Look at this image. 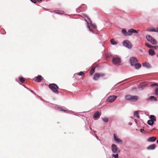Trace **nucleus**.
<instances>
[{"label": "nucleus", "instance_id": "f257e3e1", "mask_svg": "<svg viewBox=\"0 0 158 158\" xmlns=\"http://www.w3.org/2000/svg\"><path fill=\"white\" fill-rule=\"evenodd\" d=\"M85 21L86 22L87 24V27L88 28L89 31L92 32V33H94V31L91 28H93L94 29H96L97 28V27L95 24H93L92 23V21H90V23H89V22L86 20H85Z\"/></svg>", "mask_w": 158, "mask_h": 158}, {"label": "nucleus", "instance_id": "f03ea898", "mask_svg": "<svg viewBox=\"0 0 158 158\" xmlns=\"http://www.w3.org/2000/svg\"><path fill=\"white\" fill-rule=\"evenodd\" d=\"M125 98L127 100L133 102H136L139 99V97L138 96L136 95L131 96L130 95H126Z\"/></svg>", "mask_w": 158, "mask_h": 158}, {"label": "nucleus", "instance_id": "7ed1b4c3", "mask_svg": "<svg viewBox=\"0 0 158 158\" xmlns=\"http://www.w3.org/2000/svg\"><path fill=\"white\" fill-rule=\"evenodd\" d=\"M49 88L55 93L58 94L57 89H59L58 86L55 84L52 83L49 85Z\"/></svg>", "mask_w": 158, "mask_h": 158}, {"label": "nucleus", "instance_id": "20e7f679", "mask_svg": "<svg viewBox=\"0 0 158 158\" xmlns=\"http://www.w3.org/2000/svg\"><path fill=\"white\" fill-rule=\"evenodd\" d=\"M112 61L113 64L116 65H119L121 62V60L120 58L117 56L114 57Z\"/></svg>", "mask_w": 158, "mask_h": 158}, {"label": "nucleus", "instance_id": "39448f33", "mask_svg": "<svg viewBox=\"0 0 158 158\" xmlns=\"http://www.w3.org/2000/svg\"><path fill=\"white\" fill-rule=\"evenodd\" d=\"M123 45L124 47L128 49L131 48L132 47L131 43L128 40L124 41L123 42Z\"/></svg>", "mask_w": 158, "mask_h": 158}, {"label": "nucleus", "instance_id": "423d86ee", "mask_svg": "<svg viewBox=\"0 0 158 158\" xmlns=\"http://www.w3.org/2000/svg\"><path fill=\"white\" fill-rule=\"evenodd\" d=\"M55 108L58 111H63L64 112L69 113H72L73 112V111H69L68 110H65L62 108L61 107H60L56 105H55Z\"/></svg>", "mask_w": 158, "mask_h": 158}, {"label": "nucleus", "instance_id": "0eeeda50", "mask_svg": "<svg viewBox=\"0 0 158 158\" xmlns=\"http://www.w3.org/2000/svg\"><path fill=\"white\" fill-rule=\"evenodd\" d=\"M111 151L113 153H118L119 152V151L117 146L114 144H113L111 147Z\"/></svg>", "mask_w": 158, "mask_h": 158}, {"label": "nucleus", "instance_id": "6e6552de", "mask_svg": "<svg viewBox=\"0 0 158 158\" xmlns=\"http://www.w3.org/2000/svg\"><path fill=\"white\" fill-rule=\"evenodd\" d=\"M129 61L130 62L131 66H132L138 62L137 59L135 57H131L129 59Z\"/></svg>", "mask_w": 158, "mask_h": 158}, {"label": "nucleus", "instance_id": "1a4fd4ad", "mask_svg": "<svg viewBox=\"0 0 158 158\" xmlns=\"http://www.w3.org/2000/svg\"><path fill=\"white\" fill-rule=\"evenodd\" d=\"M105 75L104 73H96L93 77V79L95 81H97L100 77H104Z\"/></svg>", "mask_w": 158, "mask_h": 158}, {"label": "nucleus", "instance_id": "9d476101", "mask_svg": "<svg viewBox=\"0 0 158 158\" xmlns=\"http://www.w3.org/2000/svg\"><path fill=\"white\" fill-rule=\"evenodd\" d=\"M117 96L116 95H112L109 96L106 99V101L112 102L114 101L117 98Z\"/></svg>", "mask_w": 158, "mask_h": 158}, {"label": "nucleus", "instance_id": "9b49d317", "mask_svg": "<svg viewBox=\"0 0 158 158\" xmlns=\"http://www.w3.org/2000/svg\"><path fill=\"white\" fill-rule=\"evenodd\" d=\"M86 8V6L84 4L81 6L78 9H76L77 12H79L80 11H85Z\"/></svg>", "mask_w": 158, "mask_h": 158}, {"label": "nucleus", "instance_id": "f8f14e48", "mask_svg": "<svg viewBox=\"0 0 158 158\" xmlns=\"http://www.w3.org/2000/svg\"><path fill=\"white\" fill-rule=\"evenodd\" d=\"M138 33V31H137L133 28L130 29L128 31V36L132 35L133 33Z\"/></svg>", "mask_w": 158, "mask_h": 158}, {"label": "nucleus", "instance_id": "ddd939ff", "mask_svg": "<svg viewBox=\"0 0 158 158\" xmlns=\"http://www.w3.org/2000/svg\"><path fill=\"white\" fill-rule=\"evenodd\" d=\"M113 135L114 140L117 142V143H119L121 144H123V141L122 140H121L119 138L117 137L115 134H114Z\"/></svg>", "mask_w": 158, "mask_h": 158}, {"label": "nucleus", "instance_id": "4468645a", "mask_svg": "<svg viewBox=\"0 0 158 158\" xmlns=\"http://www.w3.org/2000/svg\"><path fill=\"white\" fill-rule=\"evenodd\" d=\"M101 114H100L99 112L98 111L95 112L93 115V118H94L98 119L99 118Z\"/></svg>", "mask_w": 158, "mask_h": 158}, {"label": "nucleus", "instance_id": "2eb2a0df", "mask_svg": "<svg viewBox=\"0 0 158 158\" xmlns=\"http://www.w3.org/2000/svg\"><path fill=\"white\" fill-rule=\"evenodd\" d=\"M146 100L148 101L150 100L151 101L156 102L157 101V99L155 96H152L149 97L148 98H147L146 99Z\"/></svg>", "mask_w": 158, "mask_h": 158}, {"label": "nucleus", "instance_id": "dca6fc26", "mask_svg": "<svg viewBox=\"0 0 158 158\" xmlns=\"http://www.w3.org/2000/svg\"><path fill=\"white\" fill-rule=\"evenodd\" d=\"M156 147V145L155 144H152L151 145L147 148L148 150H153L155 149Z\"/></svg>", "mask_w": 158, "mask_h": 158}, {"label": "nucleus", "instance_id": "f3484780", "mask_svg": "<svg viewBox=\"0 0 158 158\" xmlns=\"http://www.w3.org/2000/svg\"><path fill=\"white\" fill-rule=\"evenodd\" d=\"M156 138L154 136H152L148 137L147 139V141L149 142H154L156 140Z\"/></svg>", "mask_w": 158, "mask_h": 158}, {"label": "nucleus", "instance_id": "a211bd4d", "mask_svg": "<svg viewBox=\"0 0 158 158\" xmlns=\"http://www.w3.org/2000/svg\"><path fill=\"white\" fill-rule=\"evenodd\" d=\"M143 66L147 69H149L151 67L150 64L148 62H145L142 64Z\"/></svg>", "mask_w": 158, "mask_h": 158}, {"label": "nucleus", "instance_id": "6ab92c4d", "mask_svg": "<svg viewBox=\"0 0 158 158\" xmlns=\"http://www.w3.org/2000/svg\"><path fill=\"white\" fill-rule=\"evenodd\" d=\"M141 64L137 62L136 64H135L133 66H132L134 67V68L136 69H139L141 67Z\"/></svg>", "mask_w": 158, "mask_h": 158}, {"label": "nucleus", "instance_id": "aec40b11", "mask_svg": "<svg viewBox=\"0 0 158 158\" xmlns=\"http://www.w3.org/2000/svg\"><path fill=\"white\" fill-rule=\"evenodd\" d=\"M35 78H36L37 82H40L43 79V77L40 75H39L37 77H35Z\"/></svg>", "mask_w": 158, "mask_h": 158}, {"label": "nucleus", "instance_id": "412c9836", "mask_svg": "<svg viewBox=\"0 0 158 158\" xmlns=\"http://www.w3.org/2000/svg\"><path fill=\"white\" fill-rule=\"evenodd\" d=\"M148 53L151 56H154L155 54L154 51L152 49H150L149 50Z\"/></svg>", "mask_w": 158, "mask_h": 158}, {"label": "nucleus", "instance_id": "4be33fe9", "mask_svg": "<svg viewBox=\"0 0 158 158\" xmlns=\"http://www.w3.org/2000/svg\"><path fill=\"white\" fill-rule=\"evenodd\" d=\"M55 13L58 14L59 15H62L64 13V11L63 10H55L54 11Z\"/></svg>", "mask_w": 158, "mask_h": 158}, {"label": "nucleus", "instance_id": "5701e85b", "mask_svg": "<svg viewBox=\"0 0 158 158\" xmlns=\"http://www.w3.org/2000/svg\"><path fill=\"white\" fill-rule=\"evenodd\" d=\"M122 32L124 36H128V32H127L126 30L125 29H123L122 30Z\"/></svg>", "mask_w": 158, "mask_h": 158}, {"label": "nucleus", "instance_id": "b1692460", "mask_svg": "<svg viewBox=\"0 0 158 158\" xmlns=\"http://www.w3.org/2000/svg\"><path fill=\"white\" fill-rule=\"evenodd\" d=\"M147 31L150 32H155L158 33V29L157 28L155 29V28H152L151 29H150L147 30Z\"/></svg>", "mask_w": 158, "mask_h": 158}, {"label": "nucleus", "instance_id": "393cba45", "mask_svg": "<svg viewBox=\"0 0 158 158\" xmlns=\"http://www.w3.org/2000/svg\"><path fill=\"white\" fill-rule=\"evenodd\" d=\"M153 37L150 35H148L146 36V38L148 41L150 42L152 41V40L153 39Z\"/></svg>", "mask_w": 158, "mask_h": 158}, {"label": "nucleus", "instance_id": "a878e982", "mask_svg": "<svg viewBox=\"0 0 158 158\" xmlns=\"http://www.w3.org/2000/svg\"><path fill=\"white\" fill-rule=\"evenodd\" d=\"M146 85H140L139 86L138 88L140 90H143L146 87Z\"/></svg>", "mask_w": 158, "mask_h": 158}, {"label": "nucleus", "instance_id": "bb28decb", "mask_svg": "<svg viewBox=\"0 0 158 158\" xmlns=\"http://www.w3.org/2000/svg\"><path fill=\"white\" fill-rule=\"evenodd\" d=\"M150 42L154 45H156L157 44L156 41L154 38H153V39L152 40V41H151Z\"/></svg>", "mask_w": 158, "mask_h": 158}, {"label": "nucleus", "instance_id": "cd10ccee", "mask_svg": "<svg viewBox=\"0 0 158 158\" xmlns=\"http://www.w3.org/2000/svg\"><path fill=\"white\" fill-rule=\"evenodd\" d=\"M110 41L111 44L113 45H116L117 44V42L114 41L113 39H111Z\"/></svg>", "mask_w": 158, "mask_h": 158}, {"label": "nucleus", "instance_id": "c85d7f7f", "mask_svg": "<svg viewBox=\"0 0 158 158\" xmlns=\"http://www.w3.org/2000/svg\"><path fill=\"white\" fill-rule=\"evenodd\" d=\"M147 123L149 125L151 126L154 123L152 120H149L148 121Z\"/></svg>", "mask_w": 158, "mask_h": 158}, {"label": "nucleus", "instance_id": "c756f323", "mask_svg": "<svg viewBox=\"0 0 158 158\" xmlns=\"http://www.w3.org/2000/svg\"><path fill=\"white\" fill-rule=\"evenodd\" d=\"M94 68H92L90 70V75L91 76L93 75V74L94 73Z\"/></svg>", "mask_w": 158, "mask_h": 158}, {"label": "nucleus", "instance_id": "7c9ffc66", "mask_svg": "<svg viewBox=\"0 0 158 158\" xmlns=\"http://www.w3.org/2000/svg\"><path fill=\"white\" fill-rule=\"evenodd\" d=\"M102 120L105 123H107L108 121V118L106 117L102 118Z\"/></svg>", "mask_w": 158, "mask_h": 158}, {"label": "nucleus", "instance_id": "2f4dec72", "mask_svg": "<svg viewBox=\"0 0 158 158\" xmlns=\"http://www.w3.org/2000/svg\"><path fill=\"white\" fill-rule=\"evenodd\" d=\"M134 116H136V117H137L138 118H139V116L138 115V111H135L134 112Z\"/></svg>", "mask_w": 158, "mask_h": 158}, {"label": "nucleus", "instance_id": "473e14b6", "mask_svg": "<svg viewBox=\"0 0 158 158\" xmlns=\"http://www.w3.org/2000/svg\"><path fill=\"white\" fill-rule=\"evenodd\" d=\"M145 45L147 47H148L149 48H151L152 47V46L150 45V44L148 43H145Z\"/></svg>", "mask_w": 158, "mask_h": 158}, {"label": "nucleus", "instance_id": "72a5a7b5", "mask_svg": "<svg viewBox=\"0 0 158 158\" xmlns=\"http://www.w3.org/2000/svg\"><path fill=\"white\" fill-rule=\"evenodd\" d=\"M19 81L21 83H23L25 81L24 78L21 77L19 78Z\"/></svg>", "mask_w": 158, "mask_h": 158}, {"label": "nucleus", "instance_id": "f704fd0d", "mask_svg": "<svg viewBox=\"0 0 158 158\" xmlns=\"http://www.w3.org/2000/svg\"><path fill=\"white\" fill-rule=\"evenodd\" d=\"M155 86L158 87V83H153L152 84L150 85V86L151 87H153Z\"/></svg>", "mask_w": 158, "mask_h": 158}, {"label": "nucleus", "instance_id": "c9c22d12", "mask_svg": "<svg viewBox=\"0 0 158 158\" xmlns=\"http://www.w3.org/2000/svg\"><path fill=\"white\" fill-rule=\"evenodd\" d=\"M118 154H112V156L113 157H114V158H118Z\"/></svg>", "mask_w": 158, "mask_h": 158}, {"label": "nucleus", "instance_id": "e433bc0d", "mask_svg": "<svg viewBox=\"0 0 158 158\" xmlns=\"http://www.w3.org/2000/svg\"><path fill=\"white\" fill-rule=\"evenodd\" d=\"M155 93L156 95H158V88H157L155 89Z\"/></svg>", "mask_w": 158, "mask_h": 158}, {"label": "nucleus", "instance_id": "4c0bfd02", "mask_svg": "<svg viewBox=\"0 0 158 158\" xmlns=\"http://www.w3.org/2000/svg\"><path fill=\"white\" fill-rule=\"evenodd\" d=\"M84 73L83 72H80L78 73L77 74L79 76H82V75L84 74Z\"/></svg>", "mask_w": 158, "mask_h": 158}, {"label": "nucleus", "instance_id": "58836bf2", "mask_svg": "<svg viewBox=\"0 0 158 158\" xmlns=\"http://www.w3.org/2000/svg\"><path fill=\"white\" fill-rule=\"evenodd\" d=\"M84 16L85 17V18H87V19H88V20L90 21L91 20H90V19L89 18L88 16L86 15H85V14H84Z\"/></svg>", "mask_w": 158, "mask_h": 158}, {"label": "nucleus", "instance_id": "ea45409f", "mask_svg": "<svg viewBox=\"0 0 158 158\" xmlns=\"http://www.w3.org/2000/svg\"><path fill=\"white\" fill-rule=\"evenodd\" d=\"M152 48L154 49H158V46H152Z\"/></svg>", "mask_w": 158, "mask_h": 158}, {"label": "nucleus", "instance_id": "a19ab883", "mask_svg": "<svg viewBox=\"0 0 158 158\" xmlns=\"http://www.w3.org/2000/svg\"><path fill=\"white\" fill-rule=\"evenodd\" d=\"M155 116L153 115H150V118L151 119V120H152L153 119V118H155Z\"/></svg>", "mask_w": 158, "mask_h": 158}, {"label": "nucleus", "instance_id": "79ce46f5", "mask_svg": "<svg viewBox=\"0 0 158 158\" xmlns=\"http://www.w3.org/2000/svg\"><path fill=\"white\" fill-rule=\"evenodd\" d=\"M30 1L33 2V3H35L36 2H38V1H35V0H30Z\"/></svg>", "mask_w": 158, "mask_h": 158}, {"label": "nucleus", "instance_id": "37998d69", "mask_svg": "<svg viewBox=\"0 0 158 158\" xmlns=\"http://www.w3.org/2000/svg\"><path fill=\"white\" fill-rule=\"evenodd\" d=\"M30 91L34 94H35V93L33 90L30 89Z\"/></svg>", "mask_w": 158, "mask_h": 158}, {"label": "nucleus", "instance_id": "c03bdc74", "mask_svg": "<svg viewBox=\"0 0 158 158\" xmlns=\"http://www.w3.org/2000/svg\"><path fill=\"white\" fill-rule=\"evenodd\" d=\"M35 1H38V2L39 3H40L42 2L41 0H35Z\"/></svg>", "mask_w": 158, "mask_h": 158}, {"label": "nucleus", "instance_id": "a18cd8bd", "mask_svg": "<svg viewBox=\"0 0 158 158\" xmlns=\"http://www.w3.org/2000/svg\"><path fill=\"white\" fill-rule=\"evenodd\" d=\"M151 120H152L153 121H153H156V119L155 118H153V119H152Z\"/></svg>", "mask_w": 158, "mask_h": 158}, {"label": "nucleus", "instance_id": "49530a36", "mask_svg": "<svg viewBox=\"0 0 158 158\" xmlns=\"http://www.w3.org/2000/svg\"><path fill=\"white\" fill-rule=\"evenodd\" d=\"M123 81H122L121 82H118V83L117 84H120V83H121V82H123Z\"/></svg>", "mask_w": 158, "mask_h": 158}, {"label": "nucleus", "instance_id": "de8ad7c7", "mask_svg": "<svg viewBox=\"0 0 158 158\" xmlns=\"http://www.w3.org/2000/svg\"><path fill=\"white\" fill-rule=\"evenodd\" d=\"M129 124L130 125H131L132 124V123H129Z\"/></svg>", "mask_w": 158, "mask_h": 158}, {"label": "nucleus", "instance_id": "09e8293b", "mask_svg": "<svg viewBox=\"0 0 158 158\" xmlns=\"http://www.w3.org/2000/svg\"><path fill=\"white\" fill-rule=\"evenodd\" d=\"M143 129H141V130H140V131H141V132H142V131H143Z\"/></svg>", "mask_w": 158, "mask_h": 158}, {"label": "nucleus", "instance_id": "8fccbe9b", "mask_svg": "<svg viewBox=\"0 0 158 158\" xmlns=\"http://www.w3.org/2000/svg\"><path fill=\"white\" fill-rule=\"evenodd\" d=\"M157 143L158 144V139L157 140Z\"/></svg>", "mask_w": 158, "mask_h": 158}, {"label": "nucleus", "instance_id": "3c124183", "mask_svg": "<svg viewBox=\"0 0 158 158\" xmlns=\"http://www.w3.org/2000/svg\"><path fill=\"white\" fill-rule=\"evenodd\" d=\"M96 138H97V139H98V137L97 136H96Z\"/></svg>", "mask_w": 158, "mask_h": 158}, {"label": "nucleus", "instance_id": "603ef678", "mask_svg": "<svg viewBox=\"0 0 158 158\" xmlns=\"http://www.w3.org/2000/svg\"><path fill=\"white\" fill-rule=\"evenodd\" d=\"M135 120V123H137V122H136V120Z\"/></svg>", "mask_w": 158, "mask_h": 158}, {"label": "nucleus", "instance_id": "864d4df0", "mask_svg": "<svg viewBox=\"0 0 158 158\" xmlns=\"http://www.w3.org/2000/svg\"><path fill=\"white\" fill-rule=\"evenodd\" d=\"M76 74H74V76H75V75H76Z\"/></svg>", "mask_w": 158, "mask_h": 158}, {"label": "nucleus", "instance_id": "5fc2aeb1", "mask_svg": "<svg viewBox=\"0 0 158 158\" xmlns=\"http://www.w3.org/2000/svg\"><path fill=\"white\" fill-rule=\"evenodd\" d=\"M157 57L158 58V55L157 56Z\"/></svg>", "mask_w": 158, "mask_h": 158}]
</instances>
